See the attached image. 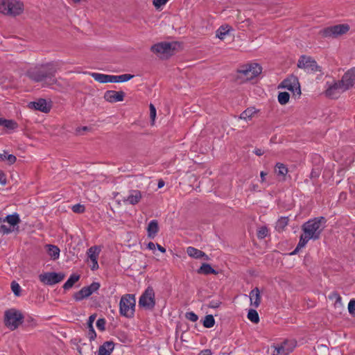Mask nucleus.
<instances>
[{
	"mask_svg": "<svg viewBox=\"0 0 355 355\" xmlns=\"http://www.w3.org/2000/svg\"><path fill=\"white\" fill-rule=\"evenodd\" d=\"M59 69V63L53 61L31 67L26 71L25 74L35 83L48 81V85H52L57 83L55 73Z\"/></svg>",
	"mask_w": 355,
	"mask_h": 355,
	"instance_id": "nucleus-1",
	"label": "nucleus"
},
{
	"mask_svg": "<svg viewBox=\"0 0 355 355\" xmlns=\"http://www.w3.org/2000/svg\"><path fill=\"white\" fill-rule=\"evenodd\" d=\"M327 219L323 216L315 217L303 224L302 229L304 233H307L313 240H318L326 227Z\"/></svg>",
	"mask_w": 355,
	"mask_h": 355,
	"instance_id": "nucleus-2",
	"label": "nucleus"
},
{
	"mask_svg": "<svg viewBox=\"0 0 355 355\" xmlns=\"http://www.w3.org/2000/svg\"><path fill=\"white\" fill-rule=\"evenodd\" d=\"M135 297L134 295L125 294L123 295L119 302V313L122 316L132 318L135 315Z\"/></svg>",
	"mask_w": 355,
	"mask_h": 355,
	"instance_id": "nucleus-3",
	"label": "nucleus"
},
{
	"mask_svg": "<svg viewBox=\"0 0 355 355\" xmlns=\"http://www.w3.org/2000/svg\"><path fill=\"white\" fill-rule=\"evenodd\" d=\"M24 317L20 311L10 309L4 313V324L10 330H15L23 323Z\"/></svg>",
	"mask_w": 355,
	"mask_h": 355,
	"instance_id": "nucleus-4",
	"label": "nucleus"
},
{
	"mask_svg": "<svg viewBox=\"0 0 355 355\" xmlns=\"http://www.w3.org/2000/svg\"><path fill=\"white\" fill-rule=\"evenodd\" d=\"M349 28L347 24H337L322 29L320 33L324 37L336 38L347 33Z\"/></svg>",
	"mask_w": 355,
	"mask_h": 355,
	"instance_id": "nucleus-5",
	"label": "nucleus"
},
{
	"mask_svg": "<svg viewBox=\"0 0 355 355\" xmlns=\"http://www.w3.org/2000/svg\"><path fill=\"white\" fill-rule=\"evenodd\" d=\"M139 306L146 309L152 310L155 306V292L151 286L147 288L142 293L139 300Z\"/></svg>",
	"mask_w": 355,
	"mask_h": 355,
	"instance_id": "nucleus-6",
	"label": "nucleus"
},
{
	"mask_svg": "<svg viewBox=\"0 0 355 355\" xmlns=\"http://www.w3.org/2000/svg\"><path fill=\"white\" fill-rule=\"evenodd\" d=\"M297 67L304 69L308 73L321 72V67L310 56L301 55L297 62Z\"/></svg>",
	"mask_w": 355,
	"mask_h": 355,
	"instance_id": "nucleus-7",
	"label": "nucleus"
},
{
	"mask_svg": "<svg viewBox=\"0 0 355 355\" xmlns=\"http://www.w3.org/2000/svg\"><path fill=\"white\" fill-rule=\"evenodd\" d=\"M177 42H162L153 45L150 50L154 53L172 55L176 49Z\"/></svg>",
	"mask_w": 355,
	"mask_h": 355,
	"instance_id": "nucleus-8",
	"label": "nucleus"
},
{
	"mask_svg": "<svg viewBox=\"0 0 355 355\" xmlns=\"http://www.w3.org/2000/svg\"><path fill=\"white\" fill-rule=\"evenodd\" d=\"M262 71V67L257 63L243 66L238 73L244 76L245 80H250L259 76Z\"/></svg>",
	"mask_w": 355,
	"mask_h": 355,
	"instance_id": "nucleus-9",
	"label": "nucleus"
},
{
	"mask_svg": "<svg viewBox=\"0 0 355 355\" xmlns=\"http://www.w3.org/2000/svg\"><path fill=\"white\" fill-rule=\"evenodd\" d=\"M279 87L287 89L292 92L293 94L301 95V89L298 78L294 75L288 76L284 79L279 85Z\"/></svg>",
	"mask_w": 355,
	"mask_h": 355,
	"instance_id": "nucleus-10",
	"label": "nucleus"
},
{
	"mask_svg": "<svg viewBox=\"0 0 355 355\" xmlns=\"http://www.w3.org/2000/svg\"><path fill=\"white\" fill-rule=\"evenodd\" d=\"M65 277L63 272H48L39 275L40 281L46 285H54L62 282Z\"/></svg>",
	"mask_w": 355,
	"mask_h": 355,
	"instance_id": "nucleus-11",
	"label": "nucleus"
},
{
	"mask_svg": "<svg viewBox=\"0 0 355 355\" xmlns=\"http://www.w3.org/2000/svg\"><path fill=\"white\" fill-rule=\"evenodd\" d=\"M101 284L98 282H94L89 286L83 287L79 291L73 294V299L78 302L89 297L93 293L96 292L100 288Z\"/></svg>",
	"mask_w": 355,
	"mask_h": 355,
	"instance_id": "nucleus-12",
	"label": "nucleus"
},
{
	"mask_svg": "<svg viewBox=\"0 0 355 355\" xmlns=\"http://www.w3.org/2000/svg\"><path fill=\"white\" fill-rule=\"evenodd\" d=\"M24 10V4L18 0H7L5 15L16 16L20 15Z\"/></svg>",
	"mask_w": 355,
	"mask_h": 355,
	"instance_id": "nucleus-13",
	"label": "nucleus"
},
{
	"mask_svg": "<svg viewBox=\"0 0 355 355\" xmlns=\"http://www.w3.org/2000/svg\"><path fill=\"white\" fill-rule=\"evenodd\" d=\"M296 346V342L292 340H286L280 345L275 347L273 355H288L293 352Z\"/></svg>",
	"mask_w": 355,
	"mask_h": 355,
	"instance_id": "nucleus-14",
	"label": "nucleus"
},
{
	"mask_svg": "<svg viewBox=\"0 0 355 355\" xmlns=\"http://www.w3.org/2000/svg\"><path fill=\"white\" fill-rule=\"evenodd\" d=\"M340 91L345 92L346 89H344V85H342L341 81L338 80L329 86L325 91V94L329 98H337L340 95Z\"/></svg>",
	"mask_w": 355,
	"mask_h": 355,
	"instance_id": "nucleus-15",
	"label": "nucleus"
},
{
	"mask_svg": "<svg viewBox=\"0 0 355 355\" xmlns=\"http://www.w3.org/2000/svg\"><path fill=\"white\" fill-rule=\"evenodd\" d=\"M28 107L44 113H48L51 109V102L48 103L44 98H39L37 101L30 102Z\"/></svg>",
	"mask_w": 355,
	"mask_h": 355,
	"instance_id": "nucleus-16",
	"label": "nucleus"
},
{
	"mask_svg": "<svg viewBox=\"0 0 355 355\" xmlns=\"http://www.w3.org/2000/svg\"><path fill=\"white\" fill-rule=\"evenodd\" d=\"M342 85H344V89H349L352 87L355 82V67L348 70L342 77L340 80Z\"/></svg>",
	"mask_w": 355,
	"mask_h": 355,
	"instance_id": "nucleus-17",
	"label": "nucleus"
},
{
	"mask_svg": "<svg viewBox=\"0 0 355 355\" xmlns=\"http://www.w3.org/2000/svg\"><path fill=\"white\" fill-rule=\"evenodd\" d=\"M125 95L123 91L107 90L104 94V98L107 102L116 103L123 101Z\"/></svg>",
	"mask_w": 355,
	"mask_h": 355,
	"instance_id": "nucleus-18",
	"label": "nucleus"
},
{
	"mask_svg": "<svg viewBox=\"0 0 355 355\" xmlns=\"http://www.w3.org/2000/svg\"><path fill=\"white\" fill-rule=\"evenodd\" d=\"M142 198V194L139 190H130V194L127 198L123 200L124 202H128L130 205H135L139 202Z\"/></svg>",
	"mask_w": 355,
	"mask_h": 355,
	"instance_id": "nucleus-19",
	"label": "nucleus"
},
{
	"mask_svg": "<svg viewBox=\"0 0 355 355\" xmlns=\"http://www.w3.org/2000/svg\"><path fill=\"white\" fill-rule=\"evenodd\" d=\"M188 255L194 259H204L206 261L209 260V257L204 252L193 247L189 246L187 248Z\"/></svg>",
	"mask_w": 355,
	"mask_h": 355,
	"instance_id": "nucleus-20",
	"label": "nucleus"
},
{
	"mask_svg": "<svg viewBox=\"0 0 355 355\" xmlns=\"http://www.w3.org/2000/svg\"><path fill=\"white\" fill-rule=\"evenodd\" d=\"M114 349V343L113 341H105L99 347L98 355H110Z\"/></svg>",
	"mask_w": 355,
	"mask_h": 355,
	"instance_id": "nucleus-21",
	"label": "nucleus"
},
{
	"mask_svg": "<svg viewBox=\"0 0 355 355\" xmlns=\"http://www.w3.org/2000/svg\"><path fill=\"white\" fill-rule=\"evenodd\" d=\"M0 221L7 222L10 224V226L15 227V226H18L21 222V220L19 215L17 213H14L12 214L7 215L3 218H0ZM18 228L19 227H17V230H18Z\"/></svg>",
	"mask_w": 355,
	"mask_h": 355,
	"instance_id": "nucleus-22",
	"label": "nucleus"
},
{
	"mask_svg": "<svg viewBox=\"0 0 355 355\" xmlns=\"http://www.w3.org/2000/svg\"><path fill=\"white\" fill-rule=\"evenodd\" d=\"M159 232V225L157 220H152L148 225L147 233L148 237L154 239Z\"/></svg>",
	"mask_w": 355,
	"mask_h": 355,
	"instance_id": "nucleus-23",
	"label": "nucleus"
},
{
	"mask_svg": "<svg viewBox=\"0 0 355 355\" xmlns=\"http://www.w3.org/2000/svg\"><path fill=\"white\" fill-rule=\"evenodd\" d=\"M310 239H313V237H311V236L307 233H304L302 234L295 249L292 252H291L290 254H296L301 248H304Z\"/></svg>",
	"mask_w": 355,
	"mask_h": 355,
	"instance_id": "nucleus-24",
	"label": "nucleus"
},
{
	"mask_svg": "<svg viewBox=\"0 0 355 355\" xmlns=\"http://www.w3.org/2000/svg\"><path fill=\"white\" fill-rule=\"evenodd\" d=\"M310 239H313V237H311V236L307 233H304L302 234L295 249L292 252H291L290 254H296L301 248H304Z\"/></svg>",
	"mask_w": 355,
	"mask_h": 355,
	"instance_id": "nucleus-25",
	"label": "nucleus"
},
{
	"mask_svg": "<svg viewBox=\"0 0 355 355\" xmlns=\"http://www.w3.org/2000/svg\"><path fill=\"white\" fill-rule=\"evenodd\" d=\"M250 299L251 302V305H253L254 307H258L261 303V295L259 289L256 287L252 289L250 293Z\"/></svg>",
	"mask_w": 355,
	"mask_h": 355,
	"instance_id": "nucleus-26",
	"label": "nucleus"
},
{
	"mask_svg": "<svg viewBox=\"0 0 355 355\" xmlns=\"http://www.w3.org/2000/svg\"><path fill=\"white\" fill-rule=\"evenodd\" d=\"M197 272L201 275H217L218 271L214 270L209 263H203L201 266L197 270Z\"/></svg>",
	"mask_w": 355,
	"mask_h": 355,
	"instance_id": "nucleus-27",
	"label": "nucleus"
},
{
	"mask_svg": "<svg viewBox=\"0 0 355 355\" xmlns=\"http://www.w3.org/2000/svg\"><path fill=\"white\" fill-rule=\"evenodd\" d=\"M48 254L51 257V258L53 260H56L59 258L60 256V249L58 247L54 245L49 244L46 245Z\"/></svg>",
	"mask_w": 355,
	"mask_h": 355,
	"instance_id": "nucleus-28",
	"label": "nucleus"
},
{
	"mask_svg": "<svg viewBox=\"0 0 355 355\" xmlns=\"http://www.w3.org/2000/svg\"><path fill=\"white\" fill-rule=\"evenodd\" d=\"M80 278V275L73 273L67 279V281L64 284L63 288L64 290H69V288H72L74 284L77 282Z\"/></svg>",
	"mask_w": 355,
	"mask_h": 355,
	"instance_id": "nucleus-29",
	"label": "nucleus"
},
{
	"mask_svg": "<svg viewBox=\"0 0 355 355\" xmlns=\"http://www.w3.org/2000/svg\"><path fill=\"white\" fill-rule=\"evenodd\" d=\"M91 76L97 82L101 83H109V75L99 73H91Z\"/></svg>",
	"mask_w": 355,
	"mask_h": 355,
	"instance_id": "nucleus-30",
	"label": "nucleus"
},
{
	"mask_svg": "<svg viewBox=\"0 0 355 355\" xmlns=\"http://www.w3.org/2000/svg\"><path fill=\"white\" fill-rule=\"evenodd\" d=\"M256 112L254 107H248L241 114L240 119L250 120Z\"/></svg>",
	"mask_w": 355,
	"mask_h": 355,
	"instance_id": "nucleus-31",
	"label": "nucleus"
},
{
	"mask_svg": "<svg viewBox=\"0 0 355 355\" xmlns=\"http://www.w3.org/2000/svg\"><path fill=\"white\" fill-rule=\"evenodd\" d=\"M288 217H282L276 223L275 229L278 232H282L285 227L288 225Z\"/></svg>",
	"mask_w": 355,
	"mask_h": 355,
	"instance_id": "nucleus-32",
	"label": "nucleus"
},
{
	"mask_svg": "<svg viewBox=\"0 0 355 355\" xmlns=\"http://www.w3.org/2000/svg\"><path fill=\"white\" fill-rule=\"evenodd\" d=\"M7 160L9 164H13L16 160L17 157L12 154L8 155L6 150L3 151V153L0 154V161Z\"/></svg>",
	"mask_w": 355,
	"mask_h": 355,
	"instance_id": "nucleus-33",
	"label": "nucleus"
},
{
	"mask_svg": "<svg viewBox=\"0 0 355 355\" xmlns=\"http://www.w3.org/2000/svg\"><path fill=\"white\" fill-rule=\"evenodd\" d=\"M275 173L278 175H282L283 177H285V175L288 173V168L284 164L277 163V164L275 166Z\"/></svg>",
	"mask_w": 355,
	"mask_h": 355,
	"instance_id": "nucleus-34",
	"label": "nucleus"
},
{
	"mask_svg": "<svg viewBox=\"0 0 355 355\" xmlns=\"http://www.w3.org/2000/svg\"><path fill=\"white\" fill-rule=\"evenodd\" d=\"M248 318L254 324H257L259 322V314L254 309H250L248 311Z\"/></svg>",
	"mask_w": 355,
	"mask_h": 355,
	"instance_id": "nucleus-35",
	"label": "nucleus"
},
{
	"mask_svg": "<svg viewBox=\"0 0 355 355\" xmlns=\"http://www.w3.org/2000/svg\"><path fill=\"white\" fill-rule=\"evenodd\" d=\"M289 98L290 94L286 92H279L277 96L278 101L281 105H286L288 103Z\"/></svg>",
	"mask_w": 355,
	"mask_h": 355,
	"instance_id": "nucleus-36",
	"label": "nucleus"
},
{
	"mask_svg": "<svg viewBox=\"0 0 355 355\" xmlns=\"http://www.w3.org/2000/svg\"><path fill=\"white\" fill-rule=\"evenodd\" d=\"M100 250L96 246L91 247L87 251V254L90 258L91 261L97 259Z\"/></svg>",
	"mask_w": 355,
	"mask_h": 355,
	"instance_id": "nucleus-37",
	"label": "nucleus"
},
{
	"mask_svg": "<svg viewBox=\"0 0 355 355\" xmlns=\"http://www.w3.org/2000/svg\"><path fill=\"white\" fill-rule=\"evenodd\" d=\"M203 326L206 328H211L215 324V320L212 315H207L203 320Z\"/></svg>",
	"mask_w": 355,
	"mask_h": 355,
	"instance_id": "nucleus-38",
	"label": "nucleus"
},
{
	"mask_svg": "<svg viewBox=\"0 0 355 355\" xmlns=\"http://www.w3.org/2000/svg\"><path fill=\"white\" fill-rule=\"evenodd\" d=\"M227 28H228V26H221L216 31V37L220 40L224 39L225 35H226L230 31V29Z\"/></svg>",
	"mask_w": 355,
	"mask_h": 355,
	"instance_id": "nucleus-39",
	"label": "nucleus"
},
{
	"mask_svg": "<svg viewBox=\"0 0 355 355\" xmlns=\"http://www.w3.org/2000/svg\"><path fill=\"white\" fill-rule=\"evenodd\" d=\"M11 289L13 293L16 296H19L21 293V287L18 283L15 281L12 282L11 283Z\"/></svg>",
	"mask_w": 355,
	"mask_h": 355,
	"instance_id": "nucleus-40",
	"label": "nucleus"
},
{
	"mask_svg": "<svg viewBox=\"0 0 355 355\" xmlns=\"http://www.w3.org/2000/svg\"><path fill=\"white\" fill-rule=\"evenodd\" d=\"M268 230L266 226L261 227L257 232L259 239H264L268 235Z\"/></svg>",
	"mask_w": 355,
	"mask_h": 355,
	"instance_id": "nucleus-41",
	"label": "nucleus"
},
{
	"mask_svg": "<svg viewBox=\"0 0 355 355\" xmlns=\"http://www.w3.org/2000/svg\"><path fill=\"white\" fill-rule=\"evenodd\" d=\"M17 126L18 125L15 121L6 119L3 127L9 130H14L17 128Z\"/></svg>",
	"mask_w": 355,
	"mask_h": 355,
	"instance_id": "nucleus-42",
	"label": "nucleus"
},
{
	"mask_svg": "<svg viewBox=\"0 0 355 355\" xmlns=\"http://www.w3.org/2000/svg\"><path fill=\"white\" fill-rule=\"evenodd\" d=\"M329 298L331 299V300H334L335 299L336 300V304H341V302H342V297H340V295H339V293L336 291H334L333 293H331L329 296Z\"/></svg>",
	"mask_w": 355,
	"mask_h": 355,
	"instance_id": "nucleus-43",
	"label": "nucleus"
},
{
	"mask_svg": "<svg viewBox=\"0 0 355 355\" xmlns=\"http://www.w3.org/2000/svg\"><path fill=\"white\" fill-rule=\"evenodd\" d=\"M106 320L105 318H99L96 321V327L100 331H105V329Z\"/></svg>",
	"mask_w": 355,
	"mask_h": 355,
	"instance_id": "nucleus-44",
	"label": "nucleus"
},
{
	"mask_svg": "<svg viewBox=\"0 0 355 355\" xmlns=\"http://www.w3.org/2000/svg\"><path fill=\"white\" fill-rule=\"evenodd\" d=\"M85 208L84 205L80 204H76L72 207V211L74 213L82 214L85 211Z\"/></svg>",
	"mask_w": 355,
	"mask_h": 355,
	"instance_id": "nucleus-45",
	"label": "nucleus"
},
{
	"mask_svg": "<svg viewBox=\"0 0 355 355\" xmlns=\"http://www.w3.org/2000/svg\"><path fill=\"white\" fill-rule=\"evenodd\" d=\"M118 76H119V82L123 83V82L128 81L130 79H132L134 77V75H131L129 73H125V74L119 75Z\"/></svg>",
	"mask_w": 355,
	"mask_h": 355,
	"instance_id": "nucleus-46",
	"label": "nucleus"
},
{
	"mask_svg": "<svg viewBox=\"0 0 355 355\" xmlns=\"http://www.w3.org/2000/svg\"><path fill=\"white\" fill-rule=\"evenodd\" d=\"M185 317L187 320L192 322H196L198 319V316L193 311L187 312Z\"/></svg>",
	"mask_w": 355,
	"mask_h": 355,
	"instance_id": "nucleus-47",
	"label": "nucleus"
},
{
	"mask_svg": "<svg viewBox=\"0 0 355 355\" xmlns=\"http://www.w3.org/2000/svg\"><path fill=\"white\" fill-rule=\"evenodd\" d=\"M348 311L352 315H355V300H351L348 304Z\"/></svg>",
	"mask_w": 355,
	"mask_h": 355,
	"instance_id": "nucleus-48",
	"label": "nucleus"
},
{
	"mask_svg": "<svg viewBox=\"0 0 355 355\" xmlns=\"http://www.w3.org/2000/svg\"><path fill=\"white\" fill-rule=\"evenodd\" d=\"M13 230H14V227L11 228V227H8L6 225H1L0 227V231L3 234H8L11 233Z\"/></svg>",
	"mask_w": 355,
	"mask_h": 355,
	"instance_id": "nucleus-49",
	"label": "nucleus"
},
{
	"mask_svg": "<svg viewBox=\"0 0 355 355\" xmlns=\"http://www.w3.org/2000/svg\"><path fill=\"white\" fill-rule=\"evenodd\" d=\"M169 0H153V6L159 9L162 6H164Z\"/></svg>",
	"mask_w": 355,
	"mask_h": 355,
	"instance_id": "nucleus-50",
	"label": "nucleus"
},
{
	"mask_svg": "<svg viewBox=\"0 0 355 355\" xmlns=\"http://www.w3.org/2000/svg\"><path fill=\"white\" fill-rule=\"evenodd\" d=\"M220 304H221V302L219 300H211L207 304V306L209 308H211V309H216V308L219 307Z\"/></svg>",
	"mask_w": 355,
	"mask_h": 355,
	"instance_id": "nucleus-51",
	"label": "nucleus"
},
{
	"mask_svg": "<svg viewBox=\"0 0 355 355\" xmlns=\"http://www.w3.org/2000/svg\"><path fill=\"white\" fill-rule=\"evenodd\" d=\"M96 318V314H92L89 317V319L87 322L88 329L94 328L93 323H94Z\"/></svg>",
	"mask_w": 355,
	"mask_h": 355,
	"instance_id": "nucleus-52",
	"label": "nucleus"
},
{
	"mask_svg": "<svg viewBox=\"0 0 355 355\" xmlns=\"http://www.w3.org/2000/svg\"><path fill=\"white\" fill-rule=\"evenodd\" d=\"M87 336L90 341L94 340L96 338V334L94 328L88 329Z\"/></svg>",
	"mask_w": 355,
	"mask_h": 355,
	"instance_id": "nucleus-53",
	"label": "nucleus"
},
{
	"mask_svg": "<svg viewBox=\"0 0 355 355\" xmlns=\"http://www.w3.org/2000/svg\"><path fill=\"white\" fill-rule=\"evenodd\" d=\"M150 116L154 121L156 116V109L153 104H150Z\"/></svg>",
	"mask_w": 355,
	"mask_h": 355,
	"instance_id": "nucleus-54",
	"label": "nucleus"
},
{
	"mask_svg": "<svg viewBox=\"0 0 355 355\" xmlns=\"http://www.w3.org/2000/svg\"><path fill=\"white\" fill-rule=\"evenodd\" d=\"M0 184L5 185L6 184V177L2 171H0Z\"/></svg>",
	"mask_w": 355,
	"mask_h": 355,
	"instance_id": "nucleus-55",
	"label": "nucleus"
},
{
	"mask_svg": "<svg viewBox=\"0 0 355 355\" xmlns=\"http://www.w3.org/2000/svg\"><path fill=\"white\" fill-rule=\"evenodd\" d=\"M7 0H0V12L4 14Z\"/></svg>",
	"mask_w": 355,
	"mask_h": 355,
	"instance_id": "nucleus-56",
	"label": "nucleus"
},
{
	"mask_svg": "<svg viewBox=\"0 0 355 355\" xmlns=\"http://www.w3.org/2000/svg\"><path fill=\"white\" fill-rule=\"evenodd\" d=\"M109 83H119V76L114 75H109Z\"/></svg>",
	"mask_w": 355,
	"mask_h": 355,
	"instance_id": "nucleus-57",
	"label": "nucleus"
},
{
	"mask_svg": "<svg viewBox=\"0 0 355 355\" xmlns=\"http://www.w3.org/2000/svg\"><path fill=\"white\" fill-rule=\"evenodd\" d=\"M92 261V266L91 267V269L92 270H96L98 268V261H97V259H95L94 261Z\"/></svg>",
	"mask_w": 355,
	"mask_h": 355,
	"instance_id": "nucleus-58",
	"label": "nucleus"
},
{
	"mask_svg": "<svg viewBox=\"0 0 355 355\" xmlns=\"http://www.w3.org/2000/svg\"><path fill=\"white\" fill-rule=\"evenodd\" d=\"M211 351L210 349H204L202 350L198 355H211Z\"/></svg>",
	"mask_w": 355,
	"mask_h": 355,
	"instance_id": "nucleus-59",
	"label": "nucleus"
},
{
	"mask_svg": "<svg viewBox=\"0 0 355 355\" xmlns=\"http://www.w3.org/2000/svg\"><path fill=\"white\" fill-rule=\"evenodd\" d=\"M319 176V173L318 171H315V170H312L310 178H316Z\"/></svg>",
	"mask_w": 355,
	"mask_h": 355,
	"instance_id": "nucleus-60",
	"label": "nucleus"
},
{
	"mask_svg": "<svg viewBox=\"0 0 355 355\" xmlns=\"http://www.w3.org/2000/svg\"><path fill=\"white\" fill-rule=\"evenodd\" d=\"M254 153L257 156H261V155H262L263 154V151L261 149H260V148H256L254 150Z\"/></svg>",
	"mask_w": 355,
	"mask_h": 355,
	"instance_id": "nucleus-61",
	"label": "nucleus"
},
{
	"mask_svg": "<svg viewBox=\"0 0 355 355\" xmlns=\"http://www.w3.org/2000/svg\"><path fill=\"white\" fill-rule=\"evenodd\" d=\"M88 130H89V128L87 126H83V127H80V128H78L76 129V132L80 133V130L87 131Z\"/></svg>",
	"mask_w": 355,
	"mask_h": 355,
	"instance_id": "nucleus-62",
	"label": "nucleus"
},
{
	"mask_svg": "<svg viewBox=\"0 0 355 355\" xmlns=\"http://www.w3.org/2000/svg\"><path fill=\"white\" fill-rule=\"evenodd\" d=\"M156 246H157L158 250L160 251L161 252H162V253L166 252V249L164 247H162V245H160L159 244L157 243Z\"/></svg>",
	"mask_w": 355,
	"mask_h": 355,
	"instance_id": "nucleus-63",
	"label": "nucleus"
},
{
	"mask_svg": "<svg viewBox=\"0 0 355 355\" xmlns=\"http://www.w3.org/2000/svg\"><path fill=\"white\" fill-rule=\"evenodd\" d=\"M147 248L149 250H154L155 248V245L153 242H149L147 245Z\"/></svg>",
	"mask_w": 355,
	"mask_h": 355,
	"instance_id": "nucleus-64",
	"label": "nucleus"
}]
</instances>
